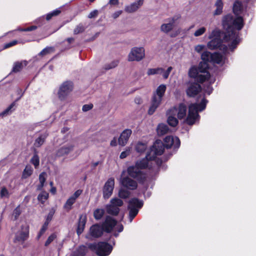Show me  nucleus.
I'll return each mask as SVG.
<instances>
[{
    "label": "nucleus",
    "mask_w": 256,
    "mask_h": 256,
    "mask_svg": "<svg viewBox=\"0 0 256 256\" xmlns=\"http://www.w3.org/2000/svg\"><path fill=\"white\" fill-rule=\"evenodd\" d=\"M18 43V41L16 40H14L10 42H8L7 44H6L4 46V48H9L11 46H12L16 44H17Z\"/></svg>",
    "instance_id": "obj_49"
},
{
    "label": "nucleus",
    "mask_w": 256,
    "mask_h": 256,
    "mask_svg": "<svg viewBox=\"0 0 256 256\" xmlns=\"http://www.w3.org/2000/svg\"><path fill=\"white\" fill-rule=\"evenodd\" d=\"M88 249L86 246H80L73 253L74 256H84L88 252Z\"/></svg>",
    "instance_id": "obj_28"
},
{
    "label": "nucleus",
    "mask_w": 256,
    "mask_h": 256,
    "mask_svg": "<svg viewBox=\"0 0 256 256\" xmlns=\"http://www.w3.org/2000/svg\"><path fill=\"white\" fill-rule=\"evenodd\" d=\"M144 4V0H136L130 4L126 6L124 10L128 13H132L136 11Z\"/></svg>",
    "instance_id": "obj_20"
},
{
    "label": "nucleus",
    "mask_w": 256,
    "mask_h": 256,
    "mask_svg": "<svg viewBox=\"0 0 256 256\" xmlns=\"http://www.w3.org/2000/svg\"><path fill=\"white\" fill-rule=\"evenodd\" d=\"M202 62H200L198 67L193 66L189 70L188 75L194 78L199 82H203L210 78V74L208 72L209 68L208 62L222 65L226 60L225 56L218 52L213 54L206 51L201 55Z\"/></svg>",
    "instance_id": "obj_3"
},
{
    "label": "nucleus",
    "mask_w": 256,
    "mask_h": 256,
    "mask_svg": "<svg viewBox=\"0 0 256 256\" xmlns=\"http://www.w3.org/2000/svg\"><path fill=\"white\" fill-rule=\"evenodd\" d=\"M29 228L26 224H22L20 228L15 234L14 242L16 244H22L28 238Z\"/></svg>",
    "instance_id": "obj_11"
},
{
    "label": "nucleus",
    "mask_w": 256,
    "mask_h": 256,
    "mask_svg": "<svg viewBox=\"0 0 256 256\" xmlns=\"http://www.w3.org/2000/svg\"><path fill=\"white\" fill-rule=\"evenodd\" d=\"M172 70V66H170L168 68V69L166 71H164H164L162 74V76L164 79H166L168 78L169 74Z\"/></svg>",
    "instance_id": "obj_48"
},
{
    "label": "nucleus",
    "mask_w": 256,
    "mask_h": 256,
    "mask_svg": "<svg viewBox=\"0 0 256 256\" xmlns=\"http://www.w3.org/2000/svg\"><path fill=\"white\" fill-rule=\"evenodd\" d=\"M50 222L46 220L44 223L42 225V226L44 227V228H48V224H49Z\"/></svg>",
    "instance_id": "obj_62"
},
{
    "label": "nucleus",
    "mask_w": 256,
    "mask_h": 256,
    "mask_svg": "<svg viewBox=\"0 0 256 256\" xmlns=\"http://www.w3.org/2000/svg\"><path fill=\"white\" fill-rule=\"evenodd\" d=\"M146 144L141 142H138L135 146L136 150L138 153L144 152L146 149Z\"/></svg>",
    "instance_id": "obj_31"
},
{
    "label": "nucleus",
    "mask_w": 256,
    "mask_h": 256,
    "mask_svg": "<svg viewBox=\"0 0 256 256\" xmlns=\"http://www.w3.org/2000/svg\"><path fill=\"white\" fill-rule=\"evenodd\" d=\"M166 88V86L162 84L159 86L156 91L154 92L152 99L151 106L148 112L149 114H152L160 104Z\"/></svg>",
    "instance_id": "obj_6"
},
{
    "label": "nucleus",
    "mask_w": 256,
    "mask_h": 256,
    "mask_svg": "<svg viewBox=\"0 0 256 256\" xmlns=\"http://www.w3.org/2000/svg\"><path fill=\"white\" fill-rule=\"evenodd\" d=\"M130 154V148L126 149L125 151L122 152L120 154V158H126Z\"/></svg>",
    "instance_id": "obj_54"
},
{
    "label": "nucleus",
    "mask_w": 256,
    "mask_h": 256,
    "mask_svg": "<svg viewBox=\"0 0 256 256\" xmlns=\"http://www.w3.org/2000/svg\"><path fill=\"white\" fill-rule=\"evenodd\" d=\"M99 164H100V162L98 161V162L92 163V166L93 168H96Z\"/></svg>",
    "instance_id": "obj_64"
},
{
    "label": "nucleus",
    "mask_w": 256,
    "mask_h": 256,
    "mask_svg": "<svg viewBox=\"0 0 256 256\" xmlns=\"http://www.w3.org/2000/svg\"><path fill=\"white\" fill-rule=\"evenodd\" d=\"M32 172L33 168L30 165H27L23 171L22 178H27L32 174Z\"/></svg>",
    "instance_id": "obj_32"
},
{
    "label": "nucleus",
    "mask_w": 256,
    "mask_h": 256,
    "mask_svg": "<svg viewBox=\"0 0 256 256\" xmlns=\"http://www.w3.org/2000/svg\"><path fill=\"white\" fill-rule=\"evenodd\" d=\"M47 230V228H44L42 226L40 232H38V236H37V238L38 240L41 236H42L45 232L46 231V230Z\"/></svg>",
    "instance_id": "obj_56"
},
{
    "label": "nucleus",
    "mask_w": 256,
    "mask_h": 256,
    "mask_svg": "<svg viewBox=\"0 0 256 256\" xmlns=\"http://www.w3.org/2000/svg\"><path fill=\"white\" fill-rule=\"evenodd\" d=\"M141 101V99L140 98H135V102L137 104H140Z\"/></svg>",
    "instance_id": "obj_63"
},
{
    "label": "nucleus",
    "mask_w": 256,
    "mask_h": 256,
    "mask_svg": "<svg viewBox=\"0 0 256 256\" xmlns=\"http://www.w3.org/2000/svg\"><path fill=\"white\" fill-rule=\"evenodd\" d=\"M14 103L13 102L12 104L7 108H6L4 111H3L2 113L0 114V116H5L10 114L12 112V108L14 106Z\"/></svg>",
    "instance_id": "obj_45"
},
{
    "label": "nucleus",
    "mask_w": 256,
    "mask_h": 256,
    "mask_svg": "<svg viewBox=\"0 0 256 256\" xmlns=\"http://www.w3.org/2000/svg\"><path fill=\"white\" fill-rule=\"evenodd\" d=\"M116 144V140L114 138L113 140H112L110 142V145L112 146H115Z\"/></svg>",
    "instance_id": "obj_61"
},
{
    "label": "nucleus",
    "mask_w": 256,
    "mask_h": 256,
    "mask_svg": "<svg viewBox=\"0 0 256 256\" xmlns=\"http://www.w3.org/2000/svg\"><path fill=\"white\" fill-rule=\"evenodd\" d=\"M204 48H205V46L204 45L198 44L195 46L194 50L196 52L200 53V52H201L204 49Z\"/></svg>",
    "instance_id": "obj_55"
},
{
    "label": "nucleus",
    "mask_w": 256,
    "mask_h": 256,
    "mask_svg": "<svg viewBox=\"0 0 256 256\" xmlns=\"http://www.w3.org/2000/svg\"><path fill=\"white\" fill-rule=\"evenodd\" d=\"M171 108H174L176 111V115L178 119L181 120L186 118L187 114V107L183 103L180 104L178 107L174 106Z\"/></svg>",
    "instance_id": "obj_19"
},
{
    "label": "nucleus",
    "mask_w": 256,
    "mask_h": 256,
    "mask_svg": "<svg viewBox=\"0 0 256 256\" xmlns=\"http://www.w3.org/2000/svg\"><path fill=\"white\" fill-rule=\"evenodd\" d=\"M88 248L95 251L98 256H108L112 250V247L106 242L91 244L88 245Z\"/></svg>",
    "instance_id": "obj_8"
},
{
    "label": "nucleus",
    "mask_w": 256,
    "mask_h": 256,
    "mask_svg": "<svg viewBox=\"0 0 256 256\" xmlns=\"http://www.w3.org/2000/svg\"><path fill=\"white\" fill-rule=\"evenodd\" d=\"M242 9V6L240 2H236L233 6V12L236 15H238L241 13Z\"/></svg>",
    "instance_id": "obj_33"
},
{
    "label": "nucleus",
    "mask_w": 256,
    "mask_h": 256,
    "mask_svg": "<svg viewBox=\"0 0 256 256\" xmlns=\"http://www.w3.org/2000/svg\"><path fill=\"white\" fill-rule=\"evenodd\" d=\"M124 172V171H123L122 174V178L120 180L121 184L124 187L130 190H134L136 189L138 187V184L136 182L132 180L128 176H122Z\"/></svg>",
    "instance_id": "obj_15"
},
{
    "label": "nucleus",
    "mask_w": 256,
    "mask_h": 256,
    "mask_svg": "<svg viewBox=\"0 0 256 256\" xmlns=\"http://www.w3.org/2000/svg\"><path fill=\"white\" fill-rule=\"evenodd\" d=\"M85 28L82 24H79L74 30V34H77L84 31Z\"/></svg>",
    "instance_id": "obj_46"
},
{
    "label": "nucleus",
    "mask_w": 256,
    "mask_h": 256,
    "mask_svg": "<svg viewBox=\"0 0 256 256\" xmlns=\"http://www.w3.org/2000/svg\"><path fill=\"white\" fill-rule=\"evenodd\" d=\"M145 56L144 49L142 47H135L131 50L128 54L129 61H140Z\"/></svg>",
    "instance_id": "obj_12"
},
{
    "label": "nucleus",
    "mask_w": 256,
    "mask_h": 256,
    "mask_svg": "<svg viewBox=\"0 0 256 256\" xmlns=\"http://www.w3.org/2000/svg\"><path fill=\"white\" fill-rule=\"evenodd\" d=\"M104 213V210L103 209L98 208L94 212V216L95 219L98 220H100Z\"/></svg>",
    "instance_id": "obj_38"
},
{
    "label": "nucleus",
    "mask_w": 256,
    "mask_h": 256,
    "mask_svg": "<svg viewBox=\"0 0 256 256\" xmlns=\"http://www.w3.org/2000/svg\"><path fill=\"white\" fill-rule=\"evenodd\" d=\"M74 145L72 144L64 146L58 150L56 156H62L66 155L72 151Z\"/></svg>",
    "instance_id": "obj_23"
},
{
    "label": "nucleus",
    "mask_w": 256,
    "mask_h": 256,
    "mask_svg": "<svg viewBox=\"0 0 256 256\" xmlns=\"http://www.w3.org/2000/svg\"><path fill=\"white\" fill-rule=\"evenodd\" d=\"M157 140H156V141ZM159 140L160 141V140ZM160 142H162L161 140ZM164 144L162 143L164 146V150L165 147L168 148L172 147L174 148H178L180 147V140L178 137L172 136H166L164 139ZM164 150H163L162 154L164 153Z\"/></svg>",
    "instance_id": "obj_13"
},
{
    "label": "nucleus",
    "mask_w": 256,
    "mask_h": 256,
    "mask_svg": "<svg viewBox=\"0 0 256 256\" xmlns=\"http://www.w3.org/2000/svg\"><path fill=\"white\" fill-rule=\"evenodd\" d=\"M207 102L208 100L204 98L200 104H190L188 106V116L184 120L185 122L189 125H192L198 120L200 118L198 112L205 109Z\"/></svg>",
    "instance_id": "obj_4"
},
{
    "label": "nucleus",
    "mask_w": 256,
    "mask_h": 256,
    "mask_svg": "<svg viewBox=\"0 0 256 256\" xmlns=\"http://www.w3.org/2000/svg\"><path fill=\"white\" fill-rule=\"evenodd\" d=\"M200 90V86L197 83L193 82L189 84L186 92L188 96L192 97L196 95Z\"/></svg>",
    "instance_id": "obj_18"
},
{
    "label": "nucleus",
    "mask_w": 256,
    "mask_h": 256,
    "mask_svg": "<svg viewBox=\"0 0 256 256\" xmlns=\"http://www.w3.org/2000/svg\"><path fill=\"white\" fill-rule=\"evenodd\" d=\"M61 12V10L60 8H56L55 10L52 11V12L46 15V20H50L53 16H56L60 14Z\"/></svg>",
    "instance_id": "obj_37"
},
{
    "label": "nucleus",
    "mask_w": 256,
    "mask_h": 256,
    "mask_svg": "<svg viewBox=\"0 0 256 256\" xmlns=\"http://www.w3.org/2000/svg\"><path fill=\"white\" fill-rule=\"evenodd\" d=\"M92 108H93V104H84L82 106V110L83 112H88V111L90 110L91 109H92Z\"/></svg>",
    "instance_id": "obj_51"
},
{
    "label": "nucleus",
    "mask_w": 256,
    "mask_h": 256,
    "mask_svg": "<svg viewBox=\"0 0 256 256\" xmlns=\"http://www.w3.org/2000/svg\"><path fill=\"white\" fill-rule=\"evenodd\" d=\"M222 25L226 32L224 34L218 28H214L208 36V38L211 40L207 44V47L211 50L218 48L226 54L228 52V48L224 42L232 40L230 48L234 50L240 42L238 32L236 30L238 31L243 28L244 21L242 16L234 17L232 14H228L224 17Z\"/></svg>",
    "instance_id": "obj_1"
},
{
    "label": "nucleus",
    "mask_w": 256,
    "mask_h": 256,
    "mask_svg": "<svg viewBox=\"0 0 256 256\" xmlns=\"http://www.w3.org/2000/svg\"><path fill=\"white\" fill-rule=\"evenodd\" d=\"M28 64L26 60L16 62L14 64L12 72H17L20 71L24 66Z\"/></svg>",
    "instance_id": "obj_26"
},
{
    "label": "nucleus",
    "mask_w": 256,
    "mask_h": 256,
    "mask_svg": "<svg viewBox=\"0 0 256 256\" xmlns=\"http://www.w3.org/2000/svg\"><path fill=\"white\" fill-rule=\"evenodd\" d=\"M214 6L216 7V9L214 11V15L220 14L222 12L223 6H224L222 0H216Z\"/></svg>",
    "instance_id": "obj_29"
},
{
    "label": "nucleus",
    "mask_w": 256,
    "mask_h": 256,
    "mask_svg": "<svg viewBox=\"0 0 256 256\" xmlns=\"http://www.w3.org/2000/svg\"><path fill=\"white\" fill-rule=\"evenodd\" d=\"M124 204L123 201L118 198L111 199L110 204L106 206V210L110 214L116 216L118 214L120 208Z\"/></svg>",
    "instance_id": "obj_9"
},
{
    "label": "nucleus",
    "mask_w": 256,
    "mask_h": 256,
    "mask_svg": "<svg viewBox=\"0 0 256 256\" xmlns=\"http://www.w3.org/2000/svg\"><path fill=\"white\" fill-rule=\"evenodd\" d=\"M132 133V132L130 129H126L124 130L120 134L118 138V144L121 146H125L127 144Z\"/></svg>",
    "instance_id": "obj_21"
},
{
    "label": "nucleus",
    "mask_w": 256,
    "mask_h": 256,
    "mask_svg": "<svg viewBox=\"0 0 256 256\" xmlns=\"http://www.w3.org/2000/svg\"><path fill=\"white\" fill-rule=\"evenodd\" d=\"M122 13V10H118V11H116V12H114L112 14V17L114 18V19H116V18H118Z\"/></svg>",
    "instance_id": "obj_58"
},
{
    "label": "nucleus",
    "mask_w": 256,
    "mask_h": 256,
    "mask_svg": "<svg viewBox=\"0 0 256 256\" xmlns=\"http://www.w3.org/2000/svg\"><path fill=\"white\" fill-rule=\"evenodd\" d=\"M86 222V216L82 214L79 218V222L78 223L76 232L80 236L84 231Z\"/></svg>",
    "instance_id": "obj_25"
},
{
    "label": "nucleus",
    "mask_w": 256,
    "mask_h": 256,
    "mask_svg": "<svg viewBox=\"0 0 256 256\" xmlns=\"http://www.w3.org/2000/svg\"><path fill=\"white\" fill-rule=\"evenodd\" d=\"M46 173L45 172H42L39 176L40 185L38 186V189L40 190L44 186L46 182Z\"/></svg>",
    "instance_id": "obj_35"
},
{
    "label": "nucleus",
    "mask_w": 256,
    "mask_h": 256,
    "mask_svg": "<svg viewBox=\"0 0 256 256\" xmlns=\"http://www.w3.org/2000/svg\"><path fill=\"white\" fill-rule=\"evenodd\" d=\"M175 20L174 18H172L168 22L162 24L160 26L161 31L166 34L170 32L174 26Z\"/></svg>",
    "instance_id": "obj_24"
},
{
    "label": "nucleus",
    "mask_w": 256,
    "mask_h": 256,
    "mask_svg": "<svg viewBox=\"0 0 256 256\" xmlns=\"http://www.w3.org/2000/svg\"><path fill=\"white\" fill-rule=\"evenodd\" d=\"M98 14V10H95L92 12H91L88 15V18H96Z\"/></svg>",
    "instance_id": "obj_53"
},
{
    "label": "nucleus",
    "mask_w": 256,
    "mask_h": 256,
    "mask_svg": "<svg viewBox=\"0 0 256 256\" xmlns=\"http://www.w3.org/2000/svg\"><path fill=\"white\" fill-rule=\"evenodd\" d=\"M130 195V192L126 190L121 188L118 192V196L121 198H126Z\"/></svg>",
    "instance_id": "obj_39"
},
{
    "label": "nucleus",
    "mask_w": 256,
    "mask_h": 256,
    "mask_svg": "<svg viewBox=\"0 0 256 256\" xmlns=\"http://www.w3.org/2000/svg\"><path fill=\"white\" fill-rule=\"evenodd\" d=\"M37 28V26H30L27 28H25L26 32H29V31H32L34 30H35Z\"/></svg>",
    "instance_id": "obj_59"
},
{
    "label": "nucleus",
    "mask_w": 256,
    "mask_h": 256,
    "mask_svg": "<svg viewBox=\"0 0 256 256\" xmlns=\"http://www.w3.org/2000/svg\"><path fill=\"white\" fill-rule=\"evenodd\" d=\"M213 88L210 84L208 85L206 88H204L205 92L210 95L212 92Z\"/></svg>",
    "instance_id": "obj_57"
},
{
    "label": "nucleus",
    "mask_w": 256,
    "mask_h": 256,
    "mask_svg": "<svg viewBox=\"0 0 256 256\" xmlns=\"http://www.w3.org/2000/svg\"><path fill=\"white\" fill-rule=\"evenodd\" d=\"M74 84L71 81H66L60 86L58 96L61 100H65L72 91Z\"/></svg>",
    "instance_id": "obj_10"
},
{
    "label": "nucleus",
    "mask_w": 256,
    "mask_h": 256,
    "mask_svg": "<svg viewBox=\"0 0 256 256\" xmlns=\"http://www.w3.org/2000/svg\"><path fill=\"white\" fill-rule=\"evenodd\" d=\"M82 190H78L74 192V193L70 196L66 201L64 205V208L67 212H69L72 208V205L76 202V200L82 194Z\"/></svg>",
    "instance_id": "obj_16"
},
{
    "label": "nucleus",
    "mask_w": 256,
    "mask_h": 256,
    "mask_svg": "<svg viewBox=\"0 0 256 256\" xmlns=\"http://www.w3.org/2000/svg\"><path fill=\"white\" fill-rule=\"evenodd\" d=\"M10 196L8 190L5 186L0 188V197L1 198H8Z\"/></svg>",
    "instance_id": "obj_36"
},
{
    "label": "nucleus",
    "mask_w": 256,
    "mask_h": 256,
    "mask_svg": "<svg viewBox=\"0 0 256 256\" xmlns=\"http://www.w3.org/2000/svg\"><path fill=\"white\" fill-rule=\"evenodd\" d=\"M164 71V69L162 68H148L147 71L148 76L162 74Z\"/></svg>",
    "instance_id": "obj_34"
},
{
    "label": "nucleus",
    "mask_w": 256,
    "mask_h": 256,
    "mask_svg": "<svg viewBox=\"0 0 256 256\" xmlns=\"http://www.w3.org/2000/svg\"><path fill=\"white\" fill-rule=\"evenodd\" d=\"M104 231L106 232L113 233L114 236L117 237L118 234L124 230V226L122 224H118L117 221L110 216H107L102 224Z\"/></svg>",
    "instance_id": "obj_5"
},
{
    "label": "nucleus",
    "mask_w": 256,
    "mask_h": 256,
    "mask_svg": "<svg viewBox=\"0 0 256 256\" xmlns=\"http://www.w3.org/2000/svg\"><path fill=\"white\" fill-rule=\"evenodd\" d=\"M118 64V60H114L110 62V64H105L104 68L106 70H109L116 67Z\"/></svg>",
    "instance_id": "obj_41"
},
{
    "label": "nucleus",
    "mask_w": 256,
    "mask_h": 256,
    "mask_svg": "<svg viewBox=\"0 0 256 256\" xmlns=\"http://www.w3.org/2000/svg\"><path fill=\"white\" fill-rule=\"evenodd\" d=\"M48 136V134L46 132L40 134V136L35 140L34 146L37 148L40 147L44 143Z\"/></svg>",
    "instance_id": "obj_27"
},
{
    "label": "nucleus",
    "mask_w": 256,
    "mask_h": 256,
    "mask_svg": "<svg viewBox=\"0 0 256 256\" xmlns=\"http://www.w3.org/2000/svg\"><path fill=\"white\" fill-rule=\"evenodd\" d=\"M176 111L174 108H170L166 112L168 123L173 127L176 126L178 124V120L176 117Z\"/></svg>",
    "instance_id": "obj_17"
},
{
    "label": "nucleus",
    "mask_w": 256,
    "mask_h": 256,
    "mask_svg": "<svg viewBox=\"0 0 256 256\" xmlns=\"http://www.w3.org/2000/svg\"><path fill=\"white\" fill-rule=\"evenodd\" d=\"M56 236L55 234H52L47 239L45 242V246H48L56 238Z\"/></svg>",
    "instance_id": "obj_47"
},
{
    "label": "nucleus",
    "mask_w": 256,
    "mask_h": 256,
    "mask_svg": "<svg viewBox=\"0 0 256 256\" xmlns=\"http://www.w3.org/2000/svg\"><path fill=\"white\" fill-rule=\"evenodd\" d=\"M30 162L34 165L36 168L39 166L40 159L38 156L36 154H34L30 160Z\"/></svg>",
    "instance_id": "obj_43"
},
{
    "label": "nucleus",
    "mask_w": 256,
    "mask_h": 256,
    "mask_svg": "<svg viewBox=\"0 0 256 256\" xmlns=\"http://www.w3.org/2000/svg\"><path fill=\"white\" fill-rule=\"evenodd\" d=\"M163 146L160 141H156L144 158L136 161L135 165L128 168V174L140 182H144L146 178V174L142 171L144 169L154 168L157 170L162 164V160L157 156L162 154Z\"/></svg>",
    "instance_id": "obj_2"
},
{
    "label": "nucleus",
    "mask_w": 256,
    "mask_h": 256,
    "mask_svg": "<svg viewBox=\"0 0 256 256\" xmlns=\"http://www.w3.org/2000/svg\"><path fill=\"white\" fill-rule=\"evenodd\" d=\"M118 2V0H110L109 3L110 4L116 5Z\"/></svg>",
    "instance_id": "obj_60"
},
{
    "label": "nucleus",
    "mask_w": 256,
    "mask_h": 256,
    "mask_svg": "<svg viewBox=\"0 0 256 256\" xmlns=\"http://www.w3.org/2000/svg\"><path fill=\"white\" fill-rule=\"evenodd\" d=\"M48 194L46 192H42L38 194V200L42 204H44V202L48 199Z\"/></svg>",
    "instance_id": "obj_40"
},
{
    "label": "nucleus",
    "mask_w": 256,
    "mask_h": 256,
    "mask_svg": "<svg viewBox=\"0 0 256 256\" xmlns=\"http://www.w3.org/2000/svg\"><path fill=\"white\" fill-rule=\"evenodd\" d=\"M114 178H109L104 184L102 189L103 197L104 199H108L112 196L114 188Z\"/></svg>",
    "instance_id": "obj_14"
},
{
    "label": "nucleus",
    "mask_w": 256,
    "mask_h": 256,
    "mask_svg": "<svg viewBox=\"0 0 256 256\" xmlns=\"http://www.w3.org/2000/svg\"><path fill=\"white\" fill-rule=\"evenodd\" d=\"M168 126L164 124H159L157 127V132L159 136L165 134L168 132Z\"/></svg>",
    "instance_id": "obj_30"
},
{
    "label": "nucleus",
    "mask_w": 256,
    "mask_h": 256,
    "mask_svg": "<svg viewBox=\"0 0 256 256\" xmlns=\"http://www.w3.org/2000/svg\"><path fill=\"white\" fill-rule=\"evenodd\" d=\"M104 230L102 226L96 224L90 228V234L93 238H98L102 235Z\"/></svg>",
    "instance_id": "obj_22"
},
{
    "label": "nucleus",
    "mask_w": 256,
    "mask_h": 256,
    "mask_svg": "<svg viewBox=\"0 0 256 256\" xmlns=\"http://www.w3.org/2000/svg\"><path fill=\"white\" fill-rule=\"evenodd\" d=\"M54 51V48L53 47H46L43 49L40 53V56H45L48 54H50Z\"/></svg>",
    "instance_id": "obj_44"
},
{
    "label": "nucleus",
    "mask_w": 256,
    "mask_h": 256,
    "mask_svg": "<svg viewBox=\"0 0 256 256\" xmlns=\"http://www.w3.org/2000/svg\"><path fill=\"white\" fill-rule=\"evenodd\" d=\"M20 206L16 207L14 210L13 216H14L15 220H16L20 214Z\"/></svg>",
    "instance_id": "obj_52"
},
{
    "label": "nucleus",
    "mask_w": 256,
    "mask_h": 256,
    "mask_svg": "<svg viewBox=\"0 0 256 256\" xmlns=\"http://www.w3.org/2000/svg\"><path fill=\"white\" fill-rule=\"evenodd\" d=\"M206 32V28L202 26L196 30L194 34L196 37L200 36L204 34Z\"/></svg>",
    "instance_id": "obj_42"
},
{
    "label": "nucleus",
    "mask_w": 256,
    "mask_h": 256,
    "mask_svg": "<svg viewBox=\"0 0 256 256\" xmlns=\"http://www.w3.org/2000/svg\"><path fill=\"white\" fill-rule=\"evenodd\" d=\"M54 212L55 210L54 208H52L49 212L46 220L50 222L52 218Z\"/></svg>",
    "instance_id": "obj_50"
},
{
    "label": "nucleus",
    "mask_w": 256,
    "mask_h": 256,
    "mask_svg": "<svg viewBox=\"0 0 256 256\" xmlns=\"http://www.w3.org/2000/svg\"><path fill=\"white\" fill-rule=\"evenodd\" d=\"M144 202L142 200L137 198H133L130 200L128 206V218L129 222H132L134 218L138 214L140 210L142 207Z\"/></svg>",
    "instance_id": "obj_7"
}]
</instances>
